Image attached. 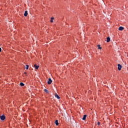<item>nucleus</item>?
Listing matches in <instances>:
<instances>
[{
    "label": "nucleus",
    "instance_id": "4468645a",
    "mask_svg": "<svg viewBox=\"0 0 128 128\" xmlns=\"http://www.w3.org/2000/svg\"><path fill=\"white\" fill-rule=\"evenodd\" d=\"M20 86H24V84L21 82L20 83Z\"/></svg>",
    "mask_w": 128,
    "mask_h": 128
},
{
    "label": "nucleus",
    "instance_id": "423d86ee",
    "mask_svg": "<svg viewBox=\"0 0 128 128\" xmlns=\"http://www.w3.org/2000/svg\"><path fill=\"white\" fill-rule=\"evenodd\" d=\"M124 28L122 26H120V27L118 28L119 30H124Z\"/></svg>",
    "mask_w": 128,
    "mask_h": 128
},
{
    "label": "nucleus",
    "instance_id": "f3484780",
    "mask_svg": "<svg viewBox=\"0 0 128 128\" xmlns=\"http://www.w3.org/2000/svg\"><path fill=\"white\" fill-rule=\"evenodd\" d=\"M2 52V48H0V52Z\"/></svg>",
    "mask_w": 128,
    "mask_h": 128
},
{
    "label": "nucleus",
    "instance_id": "a211bd4d",
    "mask_svg": "<svg viewBox=\"0 0 128 128\" xmlns=\"http://www.w3.org/2000/svg\"><path fill=\"white\" fill-rule=\"evenodd\" d=\"M24 74H26V72H24Z\"/></svg>",
    "mask_w": 128,
    "mask_h": 128
},
{
    "label": "nucleus",
    "instance_id": "6e6552de",
    "mask_svg": "<svg viewBox=\"0 0 128 128\" xmlns=\"http://www.w3.org/2000/svg\"><path fill=\"white\" fill-rule=\"evenodd\" d=\"M86 115H84L83 118H82V120H86Z\"/></svg>",
    "mask_w": 128,
    "mask_h": 128
},
{
    "label": "nucleus",
    "instance_id": "1a4fd4ad",
    "mask_svg": "<svg viewBox=\"0 0 128 128\" xmlns=\"http://www.w3.org/2000/svg\"><path fill=\"white\" fill-rule=\"evenodd\" d=\"M28 11H26L24 14V16H28Z\"/></svg>",
    "mask_w": 128,
    "mask_h": 128
},
{
    "label": "nucleus",
    "instance_id": "9d476101",
    "mask_svg": "<svg viewBox=\"0 0 128 128\" xmlns=\"http://www.w3.org/2000/svg\"><path fill=\"white\" fill-rule=\"evenodd\" d=\"M54 123L56 124V126H58V120H56Z\"/></svg>",
    "mask_w": 128,
    "mask_h": 128
},
{
    "label": "nucleus",
    "instance_id": "20e7f679",
    "mask_svg": "<svg viewBox=\"0 0 128 128\" xmlns=\"http://www.w3.org/2000/svg\"><path fill=\"white\" fill-rule=\"evenodd\" d=\"M34 68H35L36 70H38V68H40V66L35 64L34 65Z\"/></svg>",
    "mask_w": 128,
    "mask_h": 128
},
{
    "label": "nucleus",
    "instance_id": "f03ea898",
    "mask_svg": "<svg viewBox=\"0 0 128 128\" xmlns=\"http://www.w3.org/2000/svg\"><path fill=\"white\" fill-rule=\"evenodd\" d=\"M52 79L50 78L48 82V84H52Z\"/></svg>",
    "mask_w": 128,
    "mask_h": 128
},
{
    "label": "nucleus",
    "instance_id": "0eeeda50",
    "mask_svg": "<svg viewBox=\"0 0 128 128\" xmlns=\"http://www.w3.org/2000/svg\"><path fill=\"white\" fill-rule=\"evenodd\" d=\"M110 42V37H108L106 42Z\"/></svg>",
    "mask_w": 128,
    "mask_h": 128
},
{
    "label": "nucleus",
    "instance_id": "9b49d317",
    "mask_svg": "<svg viewBox=\"0 0 128 128\" xmlns=\"http://www.w3.org/2000/svg\"><path fill=\"white\" fill-rule=\"evenodd\" d=\"M54 17L51 18L50 19V22H54V20H54Z\"/></svg>",
    "mask_w": 128,
    "mask_h": 128
},
{
    "label": "nucleus",
    "instance_id": "ddd939ff",
    "mask_svg": "<svg viewBox=\"0 0 128 128\" xmlns=\"http://www.w3.org/2000/svg\"><path fill=\"white\" fill-rule=\"evenodd\" d=\"M98 50H102V47H100V45H98Z\"/></svg>",
    "mask_w": 128,
    "mask_h": 128
},
{
    "label": "nucleus",
    "instance_id": "39448f33",
    "mask_svg": "<svg viewBox=\"0 0 128 128\" xmlns=\"http://www.w3.org/2000/svg\"><path fill=\"white\" fill-rule=\"evenodd\" d=\"M55 98H58V100H60V96L56 94H55Z\"/></svg>",
    "mask_w": 128,
    "mask_h": 128
},
{
    "label": "nucleus",
    "instance_id": "7ed1b4c3",
    "mask_svg": "<svg viewBox=\"0 0 128 128\" xmlns=\"http://www.w3.org/2000/svg\"><path fill=\"white\" fill-rule=\"evenodd\" d=\"M118 70H122V65H120V64H118Z\"/></svg>",
    "mask_w": 128,
    "mask_h": 128
},
{
    "label": "nucleus",
    "instance_id": "f257e3e1",
    "mask_svg": "<svg viewBox=\"0 0 128 128\" xmlns=\"http://www.w3.org/2000/svg\"><path fill=\"white\" fill-rule=\"evenodd\" d=\"M1 120H4V119L6 118V116L4 115H2L0 116Z\"/></svg>",
    "mask_w": 128,
    "mask_h": 128
},
{
    "label": "nucleus",
    "instance_id": "dca6fc26",
    "mask_svg": "<svg viewBox=\"0 0 128 128\" xmlns=\"http://www.w3.org/2000/svg\"><path fill=\"white\" fill-rule=\"evenodd\" d=\"M97 124L98 126H100V122H98V123H97Z\"/></svg>",
    "mask_w": 128,
    "mask_h": 128
},
{
    "label": "nucleus",
    "instance_id": "f8f14e48",
    "mask_svg": "<svg viewBox=\"0 0 128 128\" xmlns=\"http://www.w3.org/2000/svg\"><path fill=\"white\" fill-rule=\"evenodd\" d=\"M44 91L45 92H46V94H48V90L46 89H44Z\"/></svg>",
    "mask_w": 128,
    "mask_h": 128
},
{
    "label": "nucleus",
    "instance_id": "2eb2a0df",
    "mask_svg": "<svg viewBox=\"0 0 128 128\" xmlns=\"http://www.w3.org/2000/svg\"><path fill=\"white\" fill-rule=\"evenodd\" d=\"M29 66H30L28 65H26V70H28Z\"/></svg>",
    "mask_w": 128,
    "mask_h": 128
}]
</instances>
